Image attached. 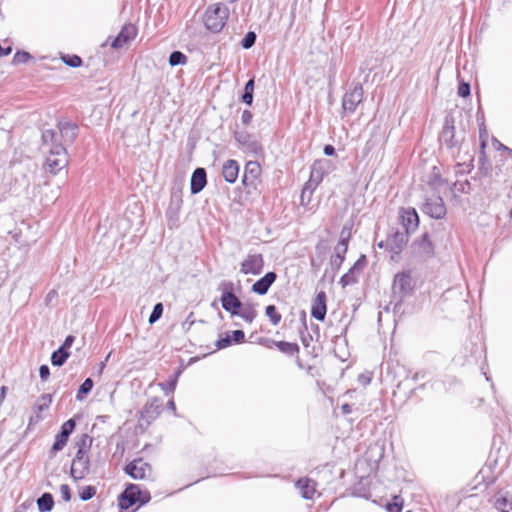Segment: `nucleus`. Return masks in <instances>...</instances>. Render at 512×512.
Instances as JSON below:
<instances>
[{"mask_svg": "<svg viewBox=\"0 0 512 512\" xmlns=\"http://www.w3.org/2000/svg\"><path fill=\"white\" fill-rule=\"evenodd\" d=\"M91 441L92 439L87 434H83L76 442L78 450L72 460L70 469V475L75 481L85 478L90 471V461L86 450L89 448Z\"/></svg>", "mask_w": 512, "mask_h": 512, "instance_id": "f257e3e1", "label": "nucleus"}, {"mask_svg": "<svg viewBox=\"0 0 512 512\" xmlns=\"http://www.w3.org/2000/svg\"><path fill=\"white\" fill-rule=\"evenodd\" d=\"M229 14L227 6L221 3L212 4L205 11L203 17L204 25L209 31L218 33L224 28Z\"/></svg>", "mask_w": 512, "mask_h": 512, "instance_id": "f03ea898", "label": "nucleus"}, {"mask_svg": "<svg viewBox=\"0 0 512 512\" xmlns=\"http://www.w3.org/2000/svg\"><path fill=\"white\" fill-rule=\"evenodd\" d=\"M150 499L151 496L148 491H141L136 484H128L118 497V506L121 510H127L138 502L140 505L146 504Z\"/></svg>", "mask_w": 512, "mask_h": 512, "instance_id": "7ed1b4c3", "label": "nucleus"}, {"mask_svg": "<svg viewBox=\"0 0 512 512\" xmlns=\"http://www.w3.org/2000/svg\"><path fill=\"white\" fill-rule=\"evenodd\" d=\"M162 410V402L159 398H152L138 412L137 428L142 432L160 415Z\"/></svg>", "mask_w": 512, "mask_h": 512, "instance_id": "20e7f679", "label": "nucleus"}, {"mask_svg": "<svg viewBox=\"0 0 512 512\" xmlns=\"http://www.w3.org/2000/svg\"><path fill=\"white\" fill-rule=\"evenodd\" d=\"M68 165V155L63 144L50 147L45 167L51 174H57Z\"/></svg>", "mask_w": 512, "mask_h": 512, "instance_id": "39448f33", "label": "nucleus"}, {"mask_svg": "<svg viewBox=\"0 0 512 512\" xmlns=\"http://www.w3.org/2000/svg\"><path fill=\"white\" fill-rule=\"evenodd\" d=\"M364 90L361 83H352L349 90L342 98V108L345 113L352 114L356 111L358 105L362 103Z\"/></svg>", "mask_w": 512, "mask_h": 512, "instance_id": "423d86ee", "label": "nucleus"}, {"mask_svg": "<svg viewBox=\"0 0 512 512\" xmlns=\"http://www.w3.org/2000/svg\"><path fill=\"white\" fill-rule=\"evenodd\" d=\"M421 210L424 214L437 220L443 219L447 213L444 200L439 195L426 197L424 203L421 206Z\"/></svg>", "mask_w": 512, "mask_h": 512, "instance_id": "0eeeda50", "label": "nucleus"}, {"mask_svg": "<svg viewBox=\"0 0 512 512\" xmlns=\"http://www.w3.org/2000/svg\"><path fill=\"white\" fill-rule=\"evenodd\" d=\"M414 290V281L410 272H400L394 277L393 292L399 300L409 296Z\"/></svg>", "mask_w": 512, "mask_h": 512, "instance_id": "6e6552de", "label": "nucleus"}, {"mask_svg": "<svg viewBox=\"0 0 512 512\" xmlns=\"http://www.w3.org/2000/svg\"><path fill=\"white\" fill-rule=\"evenodd\" d=\"M349 238L350 233L346 232V228L344 227L341 231L340 240L334 248V254L330 259V265L334 271H338L345 260V255L348 250Z\"/></svg>", "mask_w": 512, "mask_h": 512, "instance_id": "1a4fd4ad", "label": "nucleus"}, {"mask_svg": "<svg viewBox=\"0 0 512 512\" xmlns=\"http://www.w3.org/2000/svg\"><path fill=\"white\" fill-rule=\"evenodd\" d=\"M408 234L407 232L395 231L388 235L385 240L386 250L392 254V259L394 255L398 256L406 246L408 242Z\"/></svg>", "mask_w": 512, "mask_h": 512, "instance_id": "9d476101", "label": "nucleus"}, {"mask_svg": "<svg viewBox=\"0 0 512 512\" xmlns=\"http://www.w3.org/2000/svg\"><path fill=\"white\" fill-rule=\"evenodd\" d=\"M264 268V258L262 254H249L240 264V272L248 275H259Z\"/></svg>", "mask_w": 512, "mask_h": 512, "instance_id": "9b49d317", "label": "nucleus"}, {"mask_svg": "<svg viewBox=\"0 0 512 512\" xmlns=\"http://www.w3.org/2000/svg\"><path fill=\"white\" fill-rule=\"evenodd\" d=\"M325 168L322 162L316 161L311 166L310 177L303 187V194L309 192L310 194L318 187L323 181L325 176Z\"/></svg>", "mask_w": 512, "mask_h": 512, "instance_id": "f8f14e48", "label": "nucleus"}, {"mask_svg": "<svg viewBox=\"0 0 512 512\" xmlns=\"http://www.w3.org/2000/svg\"><path fill=\"white\" fill-rule=\"evenodd\" d=\"M137 35V27L134 24H126L122 27L118 35L111 42V47L114 49H120L124 45L128 44Z\"/></svg>", "mask_w": 512, "mask_h": 512, "instance_id": "ddd939ff", "label": "nucleus"}, {"mask_svg": "<svg viewBox=\"0 0 512 512\" xmlns=\"http://www.w3.org/2000/svg\"><path fill=\"white\" fill-rule=\"evenodd\" d=\"M367 264V259L365 255H361L358 260L354 263V265L349 269L347 273H345L341 278L339 283L342 287H346L348 285H352L357 283L358 278L357 275L364 269Z\"/></svg>", "mask_w": 512, "mask_h": 512, "instance_id": "4468645a", "label": "nucleus"}, {"mask_svg": "<svg viewBox=\"0 0 512 512\" xmlns=\"http://www.w3.org/2000/svg\"><path fill=\"white\" fill-rule=\"evenodd\" d=\"M151 466L142 459H135L125 466V472L133 479H144Z\"/></svg>", "mask_w": 512, "mask_h": 512, "instance_id": "2eb2a0df", "label": "nucleus"}, {"mask_svg": "<svg viewBox=\"0 0 512 512\" xmlns=\"http://www.w3.org/2000/svg\"><path fill=\"white\" fill-rule=\"evenodd\" d=\"M440 141L443 142L448 148H453L458 145L459 141L455 137V126L452 118L446 117L444 125L440 134Z\"/></svg>", "mask_w": 512, "mask_h": 512, "instance_id": "dca6fc26", "label": "nucleus"}, {"mask_svg": "<svg viewBox=\"0 0 512 512\" xmlns=\"http://www.w3.org/2000/svg\"><path fill=\"white\" fill-rule=\"evenodd\" d=\"M234 138L242 148H245L250 152L258 153L262 150L261 145L257 141L253 140L252 136L245 130L235 131Z\"/></svg>", "mask_w": 512, "mask_h": 512, "instance_id": "f3484780", "label": "nucleus"}, {"mask_svg": "<svg viewBox=\"0 0 512 512\" xmlns=\"http://www.w3.org/2000/svg\"><path fill=\"white\" fill-rule=\"evenodd\" d=\"M261 173V167L256 161H249L244 168L242 183L246 187L255 186L256 180Z\"/></svg>", "mask_w": 512, "mask_h": 512, "instance_id": "a211bd4d", "label": "nucleus"}, {"mask_svg": "<svg viewBox=\"0 0 512 512\" xmlns=\"http://www.w3.org/2000/svg\"><path fill=\"white\" fill-rule=\"evenodd\" d=\"M207 184V173L204 168L198 167L191 176L190 190L192 194L200 193Z\"/></svg>", "mask_w": 512, "mask_h": 512, "instance_id": "6ab92c4d", "label": "nucleus"}, {"mask_svg": "<svg viewBox=\"0 0 512 512\" xmlns=\"http://www.w3.org/2000/svg\"><path fill=\"white\" fill-rule=\"evenodd\" d=\"M276 279L277 274L275 272H267L252 285V291L258 295H265Z\"/></svg>", "mask_w": 512, "mask_h": 512, "instance_id": "aec40b11", "label": "nucleus"}, {"mask_svg": "<svg viewBox=\"0 0 512 512\" xmlns=\"http://www.w3.org/2000/svg\"><path fill=\"white\" fill-rule=\"evenodd\" d=\"M327 312L326 307V294L325 292H319L313 302L311 308V316L318 321H324Z\"/></svg>", "mask_w": 512, "mask_h": 512, "instance_id": "412c9836", "label": "nucleus"}, {"mask_svg": "<svg viewBox=\"0 0 512 512\" xmlns=\"http://www.w3.org/2000/svg\"><path fill=\"white\" fill-rule=\"evenodd\" d=\"M58 129L64 143H72L78 135V126L70 121H59Z\"/></svg>", "mask_w": 512, "mask_h": 512, "instance_id": "4be33fe9", "label": "nucleus"}, {"mask_svg": "<svg viewBox=\"0 0 512 512\" xmlns=\"http://www.w3.org/2000/svg\"><path fill=\"white\" fill-rule=\"evenodd\" d=\"M222 175L226 182L235 183L239 175V164L236 160H227L222 167Z\"/></svg>", "mask_w": 512, "mask_h": 512, "instance_id": "5701e85b", "label": "nucleus"}, {"mask_svg": "<svg viewBox=\"0 0 512 512\" xmlns=\"http://www.w3.org/2000/svg\"><path fill=\"white\" fill-rule=\"evenodd\" d=\"M221 304L226 312H229L232 316L238 314V310L242 308V302L235 294H226L221 296Z\"/></svg>", "mask_w": 512, "mask_h": 512, "instance_id": "b1692460", "label": "nucleus"}, {"mask_svg": "<svg viewBox=\"0 0 512 512\" xmlns=\"http://www.w3.org/2000/svg\"><path fill=\"white\" fill-rule=\"evenodd\" d=\"M402 225L405 228L404 232L409 234L414 231L419 225V217L415 209H407L401 215Z\"/></svg>", "mask_w": 512, "mask_h": 512, "instance_id": "393cba45", "label": "nucleus"}, {"mask_svg": "<svg viewBox=\"0 0 512 512\" xmlns=\"http://www.w3.org/2000/svg\"><path fill=\"white\" fill-rule=\"evenodd\" d=\"M296 487L305 499H312L316 492V483L309 478H301L296 482Z\"/></svg>", "mask_w": 512, "mask_h": 512, "instance_id": "a878e982", "label": "nucleus"}, {"mask_svg": "<svg viewBox=\"0 0 512 512\" xmlns=\"http://www.w3.org/2000/svg\"><path fill=\"white\" fill-rule=\"evenodd\" d=\"M418 252L424 257H431L434 252V247L429 239L428 233L422 235L421 239L416 243Z\"/></svg>", "mask_w": 512, "mask_h": 512, "instance_id": "bb28decb", "label": "nucleus"}, {"mask_svg": "<svg viewBox=\"0 0 512 512\" xmlns=\"http://www.w3.org/2000/svg\"><path fill=\"white\" fill-rule=\"evenodd\" d=\"M267 342L276 346L282 353L287 355H294L299 352V346L296 343L286 342V341H275V340H266Z\"/></svg>", "mask_w": 512, "mask_h": 512, "instance_id": "cd10ccee", "label": "nucleus"}, {"mask_svg": "<svg viewBox=\"0 0 512 512\" xmlns=\"http://www.w3.org/2000/svg\"><path fill=\"white\" fill-rule=\"evenodd\" d=\"M37 507L40 512H50L54 507V498L51 493L45 492L37 499Z\"/></svg>", "mask_w": 512, "mask_h": 512, "instance_id": "c85d7f7f", "label": "nucleus"}, {"mask_svg": "<svg viewBox=\"0 0 512 512\" xmlns=\"http://www.w3.org/2000/svg\"><path fill=\"white\" fill-rule=\"evenodd\" d=\"M235 316H239L246 322L252 323L257 316V311L252 304H242V308L238 310V314Z\"/></svg>", "mask_w": 512, "mask_h": 512, "instance_id": "c756f323", "label": "nucleus"}, {"mask_svg": "<svg viewBox=\"0 0 512 512\" xmlns=\"http://www.w3.org/2000/svg\"><path fill=\"white\" fill-rule=\"evenodd\" d=\"M494 507L499 512H512V500L502 494H498L495 496Z\"/></svg>", "mask_w": 512, "mask_h": 512, "instance_id": "7c9ffc66", "label": "nucleus"}, {"mask_svg": "<svg viewBox=\"0 0 512 512\" xmlns=\"http://www.w3.org/2000/svg\"><path fill=\"white\" fill-rule=\"evenodd\" d=\"M70 353L63 348H58L51 355V363L53 366L61 367L68 359Z\"/></svg>", "mask_w": 512, "mask_h": 512, "instance_id": "2f4dec72", "label": "nucleus"}, {"mask_svg": "<svg viewBox=\"0 0 512 512\" xmlns=\"http://www.w3.org/2000/svg\"><path fill=\"white\" fill-rule=\"evenodd\" d=\"M254 83L255 82L253 78L248 80L245 84L244 92L242 94V101L249 106L253 102Z\"/></svg>", "mask_w": 512, "mask_h": 512, "instance_id": "473e14b6", "label": "nucleus"}, {"mask_svg": "<svg viewBox=\"0 0 512 512\" xmlns=\"http://www.w3.org/2000/svg\"><path fill=\"white\" fill-rule=\"evenodd\" d=\"M68 439H69V437L62 434L61 432L57 433V435L55 436L54 444L51 448V454L54 455L57 452L61 451L67 444Z\"/></svg>", "mask_w": 512, "mask_h": 512, "instance_id": "72a5a7b5", "label": "nucleus"}, {"mask_svg": "<svg viewBox=\"0 0 512 512\" xmlns=\"http://www.w3.org/2000/svg\"><path fill=\"white\" fill-rule=\"evenodd\" d=\"M183 181L180 180L179 183L175 182L171 189V203H175L176 207L179 208L182 202L181 200V191H182Z\"/></svg>", "mask_w": 512, "mask_h": 512, "instance_id": "f704fd0d", "label": "nucleus"}, {"mask_svg": "<svg viewBox=\"0 0 512 512\" xmlns=\"http://www.w3.org/2000/svg\"><path fill=\"white\" fill-rule=\"evenodd\" d=\"M93 385H94V383L91 378L85 379V381L80 385V387L78 389L76 399L79 401L83 400L85 395H87L88 393L91 392Z\"/></svg>", "mask_w": 512, "mask_h": 512, "instance_id": "c9c22d12", "label": "nucleus"}, {"mask_svg": "<svg viewBox=\"0 0 512 512\" xmlns=\"http://www.w3.org/2000/svg\"><path fill=\"white\" fill-rule=\"evenodd\" d=\"M48 408H49V406H47L46 403L36 402L34 405V408H33L35 415L30 417L29 425L36 424L39 421H41L42 420L41 413Z\"/></svg>", "mask_w": 512, "mask_h": 512, "instance_id": "e433bc0d", "label": "nucleus"}, {"mask_svg": "<svg viewBox=\"0 0 512 512\" xmlns=\"http://www.w3.org/2000/svg\"><path fill=\"white\" fill-rule=\"evenodd\" d=\"M265 314L270 319V322L276 326L281 321V314L278 313L277 308L275 305H268L265 308Z\"/></svg>", "mask_w": 512, "mask_h": 512, "instance_id": "4c0bfd02", "label": "nucleus"}, {"mask_svg": "<svg viewBox=\"0 0 512 512\" xmlns=\"http://www.w3.org/2000/svg\"><path fill=\"white\" fill-rule=\"evenodd\" d=\"M187 56L181 51H173L169 55V64L171 66L184 65L187 63Z\"/></svg>", "mask_w": 512, "mask_h": 512, "instance_id": "58836bf2", "label": "nucleus"}, {"mask_svg": "<svg viewBox=\"0 0 512 512\" xmlns=\"http://www.w3.org/2000/svg\"><path fill=\"white\" fill-rule=\"evenodd\" d=\"M56 131L53 129H47L42 132V142L45 145H49L51 147L58 145L59 143L56 142Z\"/></svg>", "mask_w": 512, "mask_h": 512, "instance_id": "ea45409f", "label": "nucleus"}, {"mask_svg": "<svg viewBox=\"0 0 512 512\" xmlns=\"http://www.w3.org/2000/svg\"><path fill=\"white\" fill-rule=\"evenodd\" d=\"M61 59L66 65L73 68H77L82 65V59L78 55H63Z\"/></svg>", "mask_w": 512, "mask_h": 512, "instance_id": "a19ab883", "label": "nucleus"}, {"mask_svg": "<svg viewBox=\"0 0 512 512\" xmlns=\"http://www.w3.org/2000/svg\"><path fill=\"white\" fill-rule=\"evenodd\" d=\"M163 309L164 308H163V304L162 303H157V304L154 305L153 310H152V312H151V314L149 316V319H148L150 324H154L155 322H157L161 318V316L163 314Z\"/></svg>", "mask_w": 512, "mask_h": 512, "instance_id": "79ce46f5", "label": "nucleus"}, {"mask_svg": "<svg viewBox=\"0 0 512 512\" xmlns=\"http://www.w3.org/2000/svg\"><path fill=\"white\" fill-rule=\"evenodd\" d=\"M96 494V488L94 486H85L79 492V497L82 501H88L93 498Z\"/></svg>", "mask_w": 512, "mask_h": 512, "instance_id": "37998d69", "label": "nucleus"}, {"mask_svg": "<svg viewBox=\"0 0 512 512\" xmlns=\"http://www.w3.org/2000/svg\"><path fill=\"white\" fill-rule=\"evenodd\" d=\"M31 58L32 56L30 53L26 51H17L13 56V64L18 65L27 63Z\"/></svg>", "mask_w": 512, "mask_h": 512, "instance_id": "c03bdc74", "label": "nucleus"}, {"mask_svg": "<svg viewBox=\"0 0 512 512\" xmlns=\"http://www.w3.org/2000/svg\"><path fill=\"white\" fill-rule=\"evenodd\" d=\"M256 33L253 32V31H249L245 37L242 39L241 41V46L244 48V49H249L251 48L255 42H256Z\"/></svg>", "mask_w": 512, "mask_h": 512, "instance_id": "a18cd8bd", "label": "nucleus"}, {"mask_svg": "<svg viewBox=\"0 0 512 512\" xmlns=\"http://www.w3.org/2000/svg\"><path fill=\"white\" fill-rule=\"evenodd\" d=\"M76 427V422L74 419H69L66 422H64L60 428V432L67 437L71 435V433L74 431Z\"/></svg>", "mask_w": 512, "mask_h": 512, "instance_id": "49530a36", "label": "nucleus"}, {"mask_svg": "<svg viewBox=\"0 0 512 512\" xmlns=\"http://www.w3.org/2000/svg\"><path fill=\"white\" fill-rule=\"evenodd\" d=\"M232 344H233V341H232V338H231V336H230V333H229V332H228V333H226L225 337H222V338L218 339V340L216 341V343H215L216 348H217L218 350H220V349H224V348H227V347H229V346H230V345H232Z\"/></svg>", "mask_w": 512, "mask_h": 512, "instance_id": "de8ad7c7", "label": "nucleus"}, {"mask_svg": "<svg viewBox=\"0 0 512 512\" xmlns=\"http://www.w3.org/2000/svg\"><path fill=\"white\" fill-rule=\"evenodd\" d=\"M218 290L222 292L221 296H226V294H234V284L231 281H223L220 283Z\"/></svg>", "mask_w": 512, "mask_h": 512, "instance_id": "09e8293b", "label": "nucleus"}, {"mask_svg": "<svg viewBox=\"0 0 512 512\" xmlns=\"http://www.w3.org/2000/svg\"><path fill=\"white\" fill-rule=\"evenodd\" d=\"M470 93H471L470 84L467 83V82H464V81H460L459 82V86H458L457 94L460 97L465 98V97L469 96Z\"/></svg>", "mask_w": 512, "mask_h": 512, "instance_id": "8fccbe9b", "label": "nucleus"}, {"mask_svg": "<svg viewBox=\"0 0 512 512\" xmlns=\"http://www.w3.org/2000/svg\"><path fill=\"white\" fill-rule=\"evenodd\" d=\"M177 384V377L168 380L166 383H161L160 386L165 391L166 394L174 392Z\"/></svg>", "mask_w": 512, "mask_h": 512, "instance_id": "3c124183", "label": "nucleus"}, {"mask_svg": "<svg viewBox=\"0 0 512 512\" xmlns=\"http://www.w3.org/2000/svg\"><path fill=\"white\" fill-rule=\"evenodd\" d=\"M233 343L241 344L245 341V334L242 330H234L230 332Z\"/></svg>", "mask_w": 512, "mask_h": 512, "instance_id": "603ef678", "label": "nucleus"}, {"mask_svg": "<svg viewBox=\"0 0 512 512\" xmlns=\"http://www.w3.org/2000/svg\"><path fill=\"white\" fill-rule=\"evenodd\" d=\"M60 493H61L62 499L64 501L68 502L71 500V490H70L69 485L62 484L60 486Z\"/></svg>", "mask_w": 512, "mask_h": 512, "instance_id": "864d4df0", "label": "nucleus"}, {"mask_svg": "<svg viewBox=\"0 0 512 512\" xmlns=\"http://www.w3.org/2000/svg\"><path fill=\"white\" fill-rule=\"evenodd\" d=\"M39 375L43 381H46L50 376V368L47 365H41L39 368Z\"/></svg>", "mask_w": 512, "mask_h": 512, "instance_id": "5fc2aeb1", "label": "nucleus"}, {"mask_svg": "<svg viewBox=\"0 0 512 512\" xmlns=\"http://www.w3.org/2000/svg\"><path fill=\"white\" fill-rule=\"evenodd\" d=\"M479 163H480L479 170L481 171V173L483 175H488L489 174V167L486 166L487 161H486L485 155H482L479 158Z\"/></svg>", "mask_w": 512, "mask_h": 512, "instance_id": "6e6d98bb", "label": "nucleus"}, {"mask_svg": "<svg viewBox=\"0 0 512 512\" xmlns=\"http://www.w3.org/2000/svg\"><path fill=\"white\" fill-rule=\"evenodd\" d=\"M253 114L249 110H244L241 116V121L244 125H249L252 121Z\"/></svg>", "mask_w": 512, "mask_h": 512, "instance_id": "4d7b16f0", "label": "nucleus"}, {"mask_svg": "<svg viewBox=\"0 0 512 512\" xmlns=\"http://www.w3.org/2000/svg\"><path fill=\"white\" fill-rule=\"evenodd\" d=\"M74 341H75V337L73 335H68L66 337V339L64 340V343L59 348H63L64 350L67 351V349L72 346Z\"/></svg>", "mask_w": 512, "mask_h": 512, "instance_id": "13d9d810", "label": "nucleus"}, {"mask_svg": "<svg viewBox=\"0 0 512 512\" xmlns=\"http://www.w3.org/2000/svg\"><path fill=\"white\" fill-rule=\"evenodd\" d=\"M387 510L389 512H401L402 510V503H397L396 501L394 503L387 504Z\"/></svg>", "mask_w": 512, "mask_h": 512, "instance_id": "bf43d9fd", "label": "nucleus"}, {"mask_svg": "<svg viewBox=\"0 0 512 512\" xmlns=\"http://www.w3.org/2000/svg\"><path fill=\"white\" fill-rule=\"evenodd\" d=\"M37 402L46 403L47 406H50L52 403V395L51 394H43L39 397Z\"/></svg>", "mask_w": 512, "mask_h": 512, "instance_id": "052dcab7", "label": "nucleus"}, {"mask_svg": "<svg viewBox=\"0 0 512 512\" xmlns=\"http://www.w3.org/2000/svg\"><path fill=\"white\" fill-rule=\"evenodd\" d=\"M323 151L326 156H333L335 154V148L330 144L325 145Z\"/></svg>", "mask_w": 512, "mask_h": 512, "instance_id": "680f3d73", "label": "nucleus"}, {"mask_svg": "<svg viewBox=\"0 0 512 512\" xmlns=\"http://www.w3.org/2000/svg\"><path fill=\"white\" fill-rule=\"evenodd\" d=\"M341 411L345 415L350 414L352 412V407L350 404L345 403L341 406Z\"/></svg>", "mask_w": 512, "mask_h": 512, "instance_id": "e2e57ef3", "label": "nucleus"}, {"mask_svg": "<svg viewBox=\"0 0 512 512\" xmlns=\"http://www.w3.org/2000/svg\"><path fill=\"white\" fill-rule=\"evenodd\" d=\"M443 183L444 180L439 175H435L433 181L430 182L432 185H442Z\"/></svg>", "mask_w": 512, "mask_h": 512, "instance_id": "0e129e2a", "label": "nucleus"}, {"mask_svg": "<svg viewBox=\"0 0 512 512\" xmlns=\"http://www.w3.org/2000/svg\"><path fill=\"white\" fill-rule=\"evenodd\" d=\"M459 190L464 193H466V192L469 193L470 183L468 181H466L465 183L461 184V188H459Z\"/></svg>", "mask_w": 512, "mask_h": 512, "instance_id": "69168bd1", "label": "nucleus"}, {"mask_svg": "<svg viewBox=\"0 0 512 512\" xmlns=\"http://www.w3.org/2000/svg\"><path fill=\"white\" fill-rule=\"evenodd\" d=\"M312 194H310L309 192H307L306 194H303V192L301 193V204L304 205L305 204V201L307 199V202L310 201V197H311Z\"/></svg>", "mask_w": 512, "mask_h": 512, "instance_id": "338daca9", "label": "nucleus"}, {"mask_svg": "<svg viewBox=\"0 0 512 512\" xmlns=\"http://www.w3.org/2000/svg\"><path fill=\"white\" fill-rule=\"evenodd\" d=\"M12 52V47H7V48H3L2 47V51L0 52V57L2 56H7L9 55L10 53Z\"/></svg>", "mask_w": 512, "mask_h": 512, "instance_id": "774afa93", "label": "nucleus"}]
</instances>
